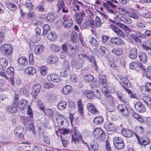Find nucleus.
Here are the masks:
<instances>
[{
	"label": "nucleus",
	"mask_w": 151,
	"mask_h": 151,
	"mask_svg": "<svg viewBox=\"0 0 151 151\" xmlns=\"http://www.w3.org/2000/svg\"><path fill=\"white\" fill-rule=\"evenodd\" d=\"M93 93L94 97L99 99H101V93L99 91V90H96V91L93 92Z\"/></svg>",
	"instance_id": "864d4df0"
},
{
	"label": "nucleus",
	"mask_w": 151,
	"mask_h": 151,
	"mask_svg": "<svg viewBox=\"0 0 151 151\" xmlns=\"http://www.w3.org/2000/svg\"><path fill=\"white\" fill-rule=\"evenodd\" d=\"M144 102L148 106L151 107V98L147 96H144L142 98Z\"/></svg>",
	"instance_id": "58836bf2"
},
{
	"label": "nucleus",
	"mask_w": 151,
	"mask_h": 151,
	"mask_svg": "<svg viewBox=\"0 0 151 151\" xmlns=\"http://www.w3.org/2000/svg\"><path fill=\"white\" fill-rule=\"evenodd\" d=\"M110 27H111L112 29L117 35L120 37H126L127 35L124 33L121 30L119 29L118 28L115 26H113L112 24L110 25Z\"/></svg>",
	"instance_id": "6e6552de"
},
{
	"label": "nucleus",
	"mask_w": 151,
	"mask_h": 151,
	"mask_svg": "<svg viewBox=\"0 0 151 151\" xmlns=\"http://www.w3.org/2000/svg\"><path fill=\"white\" fill-rule=\"evenodd\" d=\"M58 61V58L55 56L51 55L49 56L47 59L48 63L52 64L57 63Z\"/></svg>",
	"instance_id": "bb28decb"
},
{
	"label": "nucleus",
	"mask_w": 151,
	"mask_h": 151,
	"mask_svg": "<svg viewBox=\"0 0 151 151\" xmlns=\"http://www.w3.org/2000/svg\"><path fill=\"white\" fill-rule=\"evenodd\" d=\"M72 90V87L70 85L65 86L62 89V93L64 94H68L70 93Z\"/></svg>",
	"instance_id": "7c9ffc66"
},
{
	"label": "nucleus",
	"mask_w": 151,
	"mask_h": 151,
	"mask_svg": "<svg viewBox=\"0 0 151 151\" xmlns=\"http://www.w3.org/2000/svg\"><path fill=\"white\" fill-rule=\"evenodd\" d=\"M104 127L106 130L109 131H113L116 130L115 128L112 125L111 123H106Z\"/></svg>",
	"instance_id": "c756f323"
},
{
	"label": "nucleus",
	"mask_w": 151,
	"mask_h": 151,
	"mask_svg": "<svg viewBox=\"0 0 151 151\" xmlns=\"http://www.w3.org/2000/svg\"><path fill=\"white\" fill-rule=\"evenodd\" d=\"M8 64V60L5 58H0V65L3 67L5 68Z\"/></svg>",
	"instance_id": "a18cd8bd"
},
{
	"label": "nucleus",
	"mask_w": 151,
	"mask_h": 151,
	"mask_svg": "<svg viewBox=\"0 0 151 151\" xmlns=\"http://www.w3.org/2000/svg\"><path fill=\"white\" fill-rule=\"evenodd\" d=\"M142 66V63L139 62H132L129 65L130 68L131 69L135 70L137 71Z\"/></svg>",
	"instance_id": "ddd939ff"
},
{
	"label": "nucleus",
	"mask_w": 151,
	"mask_h": 151,
	"mask_svg": "<svg viewBox=\"0 0 151 151\" xmlns=\"http://www.w3.org/2000/svg\"><path fill=\"white\" fill-rule=\"evenodd\" d=\"M41 87V85L39 84H37L34 85L32 88V94L34 95L35 98L37 95L38 93L40 92Z\"/></svg>",
	"instance_id": "4468645a"
},
{
	"label": "nucleus",
	"mask_w": 151,
	"mask_h": 151,
	"mask_svg": "<svg viewBox=\"0 0 151 151\" xmlns=\"http://www.w3.org/2000/svg\"><path fill=\"white\" fill-rule=\"evenodd\" d=\"M120 79L124 87H129L130 86V83L127 78L123 76H121L120 77Z\"/></svg>",
	"instance_id": "b1692460"
},
{
	"label": "nucleus",
	"mask_w": 151,
	"mask_h": 151,
	"mask_svg": "<svg viewBox=\"0 0 151 151\" xmlns=\"http://www.w3.org/2000/svg\"><path fill=\"white\" fill-rule=\"evenodd\" d=\"M55 17V15L53 13H50L47 16V19L48 22H51L54 21Z\"/></svg>",
	"instance_id": "37998d69"
},
{
	"label": "nucleus",
	"mask_w": 151,
	"mask_h": 151,
	"mask_svg": "<svg viewBox=\"0 0 151 151\" xmlns=\"http://www.w3.org/2000/svg\"><path fill=\"white\" fill-rule=\"evenodd\" d=\"M36 9L39 12H45V8L44 6L43 5H39L36 8Z\"/></svg>",
	"instance_id": "bf43d9fd"
},
{
	"label": "nucleus",
	"mask_w": 151,
	"mask_h": 151,
	"mask_svg": "<svg viewBox=\"0 0 151 151\" xmlns=\"http://www.w3.org/2000/svg\"><path fill=\"white\" fill-rule=\"evenodd\" d=\"M78 59L73 60L71 62L73 66L76 69H78L82 68L86 60L93 63L96 69H97V65L93 56H88L84 54H81L78 55Z\"/></svg>",
	"instance_id": "f257e3e1"
},
{
	"label": "nucleus",
	"mask_w": 151,
	"mask_h": 151,
	"mask_svg": "<svg viewBox=\"0 0 151 151\" xmlns=\"http://www.w3.org/2000/svg\"><path fill=\"white\" fill-rule=\"evenodd\" d=\"M14 69L12 67H11L8 68L6 70V72L8 75L11 77H13L14 74Z\"/></svg>",
	"instance_id": "c03bdc74"
},
{
	"label": "nucleus",
	"mask_w": 151,
	"mask_h": 151,
	"mask_svg": "<svg viewBox=\"0 0 151 151\" xmlns=\"http://www.w3.org/2000/svg\"><path fill=\"white\" fill-rule=\"evenodd\" d=\"M99 80L100 83L102 85L105 86L107 84V79L105 75H101L99 76Z\"/></svg>",
	"instance_id": "473e14b6"
},
{
	"label": "nucleus",
	"mask_w": 151,
	"mask_h": 151,
	"mask_svg": "<svg viewBox=\"0 0 151 151\" xmlns=\"http://www.w3.org/2000/svg\"><path fill=\"white\" fill-rule=\"evenodd\" d=\"M127 13L128 14V16L130 17L135 19H138L139 18L138 14H137L136 12L134 10H132L128 12Z\"/></svg>",
	"instance_id": "cd10ccee"
},
{
	"label": "nucleus",
	"mask_w": 151,
	"mask_h": 151,
	"mask_svg": "<svg viewBox=\"0 0 151 151\" xmlns=\"http://www.w3.org/2000/svg\"><path fill=\"white\" fill-rule=\"evenodd\" d=\"M24 130L23 128L19 126L17 127L14 131L15 135L18 137H21L22 135V133Z\"/></svg>",
	"instance_id": "412c9836"
},
{
	"label": "nucleus",
	"mask_w": 151,
	"mask_h": 151,
	"mask_svg": "<svg viewBox=\"0 0 151 151\" xmlns=\"http://www.w3.org/2000/svg\"><path fill=\"white\" fill-rule=\"evenodd\" d=\"M67 106V103L64 100H62L59 102L57 104L58 109L60 110L65 109Z\"/></svg>",
	"instance_id": "4be33fe9"
},
{
	"label": "nucleus",
	"mask_w": 151,
	"mask_h": 151,
	"mask_svg": "<svg viewBox=\"0 0 151 151\" xmlns=\"http://www.w3.org/2000/svg\"><path fill=\"white\" fill-rule=\"evenodd\" d=\"M57 6L58 9V11H59L64 6V4L62 0H59L57 3Z\"/></svg>",
	"instance_id": "5fc2aeb1"
},
{
	"label": "nucleus",
	"mask_w": 151,
	"mask_h": 151,
	"mask_svg": "<svg viewBox=\"0 0 151 151\" xmlns=\"http://www.w3.org/2000/svg\"><path fill=\"white\" fill-rule=\"evenodd\" d=\"M145 90L147 92L151 91V83H147L145 85Z\"/></svg>",
	"instance_id": "774afa93"
},
{
	"label": "nucleus",
	"mask_w": 151,
	"mask_h": 151,
	"mask_svg": "<svg viewBox=\"0 0 151 151\" xmlns=\"http://www.w3.org/2000/svg\"><path fill=\"white\" fill-rule=\"evenodd\" d=\"M13 47L9 44H5L1 47V52L6 56H10L12 53Z\"/></svg>",
	"instance_id": "f03ea898"
},
{
	"label": "nucleus",
	"mask_w": 151,
	"mask_h": 151,
	"mask_svg": "<svg viewBox=\"0 0 151 151\" xmlns=\"http://www.w3.org/2000/svg\"><path fill=\"white\" fill-rule=\"evenodd\" d=\"M69 70H66V69H64L60 72V75L63 77H67L68 75V71Z\"/></svg>",
	"instance_id": "338daca9"
},
{
	"label": "nucleus",
	"mask_w": 151,
	"mask_h": 151,
	"mask_svg": "<svg viewBox=\"0 0 151 151\" xmlns=\"http://www.w3.org/2000/svg\"><path fill=\"white\" fill-rule=\"evenodd\" d=\"M137 49L136 48H133L130 50L129 56L130 58L134 59L137 58Z\"/></svg>",
	"instance_id": "a211bd4d"
},
{
	"label": "nucleus",
	"mask_w": 151,
	"mask_h": 151,
	"mask_svg": "<svg viewBox=\"0 0 151 151\" xmlns=\"http://www.w3.org/2000/svg\"><path fill=\"white\" fill-rule=\"evenodd\" d=\"M117 109L124 116L126 117H129V112L125 105L119 104Z\"/></svg>",
	"instance_id": "423d86ee"
},
{
	"label": "nucleus",
	"mask_w": 151,
	"mask_h": 151,
	"mask_svg": "<svg viewBox=\"0 0 151 151\" xmlns=\"http://www.w3.org/2000/svg\"><path fill=\"white\" fill-rule=\"evenodd\" d=\"M59 123H60L61 125L66 126L68 124V122L67 118H63L62 120L60 121Z\"/></svg>",
	"instance_id": "0e129e2a"
},
{
	"label": "nucleus",
	"mask_w": 151,
	"mask_h": 151,
	"mask_svg": "<svg viewBox=\"0 0 151 151\" xmlns=\"http://www.w3.org/2000/svg\"><path fill=\"white\" fill-rule=\"evenodd\" d=\"M101 130V129L99 128H96L94 129L93 132V134L95 138H99V134Z\"/></svg>",
	"instance_id": "a19ab883"
},
{
	"label": "nucleus",
	"mask_w": 151,
	"mask_h": 151,
	"mask_svg": "<svg viewBox=\"0 0 151 151\" xmlns=\"http://www.w3.org/2000/svg\"><path fill=\"white\" fill-rule=\"evenodd\" d=\"M47 79L49 81L55 83L59 82L61 80L60 77L56 74L49 75L47 76Z\"/></svg>",
	"instance_id": "1a4fd4ad"
},
{
	"label": "nucleus",
	"mask_w": 151,
	"mask_h": 151,
	"mask_svg": "<svg viewBox=\"0 0 151 151\" xmlns=\"http://www.w3.org/2000/svg\"><path fill=\"white\" fill-rule=\"evenodd\" d=\"M44 112L47 116H49L51 118H52L53 116V111L52 110L50 109H47L45 110L44 109Z\"/></svg>",
	"instance_id": "79ce46f5"
},
{
	"label": "nucleus",
	"mask_w": 151,
	"mask_h": 151,
	"mask_svg": "<svg viewBox=\"0 0 151 151\" xmlns=\"http://www.w3.org/2000/svg\"><path fill=\"white\" fill-rule=\"evenodd\" d=\"M27 109V114L29 116H27V120L29 122L32 121L33 118L32 110L29 106L28 107Z\"/></svg>",
	"instance_id": "f704fd0d"
},
{
	"label": "nucleus",
	"mask_w": 151,
	"mask_h": 151,
	"mask_svg": "<svg viewBox=\"0 0 151 151\" xmlns=\"http://www.w3.org/2000/svg\"><path fill=\"white\" fill-rule=\"evenodd\" d=\"M70 55L72 57L74 56L76 54V51L73 47H71L69 51Z\"/></svg>",
	"instance_id": "603ef678"
},
{
	"label": "nucleus",
	"mask_w": 151,
	"mask_h": 151,
	"mask_svg": "<svg viewBox=\"0 0 151 151\" xmlns=\"http://www.w3.org/2000/svg\"><path fill=\"white\" fill-rule=\"evenodd\" d=\"M88 149L90 150V148L93 150L97 151L99 148L98 144L94 141H92L90 142V145H87Z\"/></svg>",
	"instance_id": "2eb2a0df"
},
{
	"label": "nucleus",
	"mask_w": 151,
	"mask_h": 151,
	"mask_svg": "<svg viewBox=\"0 0 151 151\" xmlns=\"http://www.w3.org/2000/svg\"><path fill=\"white\" fill-rule=\"evenodd\" d=\"M17 104H14L6 108L7 111L10 113H15L17 111Z\"/></svg>",
	"instance_id": "f3484780"
},
{
	"label": "nucleus",
	"mask_w": 151,
	"mask_h": 151,
	"mask_svg": "<svg viewBox=\"0 0 151 151\" xmlns=\"http://www.w3.org/2000/svg\"><path fill=\"white\" fill-rule=\"evenodd\" d=\"M105 2L103 3V6L106 9L107 11L111 14H115L112 8H114L116 7L111 0H104Z\"/></svg>",
	"instance_id": "7ed1b4c3"
},
{
	"label": "nucleus",
	"mask_w": 151,
	"mask_h": 151,
	"mask_svg": "<svg viewBox=\"0 0 151 151\" xmlns=\"http://www.w3.org/2000/svg\"><path fill=\"white\" fill-rule=\"evenodd\" d=\"M85 81L88 83L91 82L93 80L94 77L91 74L86 75L84 77Z\"/></svg>",
	"instance_id": "4c0bfd02"
},
{
	"label": "nucleus",
	"mask_w": 151,
	"mask_h": 151,
	"mask_svg": "<svg viewBox=\"0 0 151 151\" xmlns=\"http://www.w3.org/2000/svg\"><path fill=\"white\" fill-rule=\"evenodd\" d=\"M43 32L42 35H45L50 30V26L47 24H45L43 27Z\"/></svg>",
	"instance_id": "8fccbe9b"
},
{
	"label": "nucleus",
	"mask_w": 151,
	"mask_h": 151,
	"mask_svg": "<svg viewBox=\"0 0 151 151\" xmlns=\"http://www.w3.org/2000/svg\"><path fill=\"white\" fill-rule=\"evenodd\" d=\"M77 106L78 113L81 116H83L84 113V108L83 107L82 101L80 99L78 101Z\"/></svg>",
	"instance_id": "aec40b11"
},
{
	"label": "nucleus",
	"mask_w": 151,
	"mask_h": 151,
	"mask_svg": "<svg viewBox=\"0 0 151 151\" xmlns=\"http://www.w3.org/2000/svg\"><path fill=\"white\" fill-rule=\"evenodd\" d=\"M111 52L118 56H119L122 53V49L119 48H114L111 50Z\"/></svg>",
	"instance_id": "ea45409f"
},
{
	"label": "nucleus",
	"mask_w": 151,
	"mask_h": 151,
	"mask_svg": "<svg viewBox=\"0 0 151 151\" xmlns=\"http://www.w3.org/2000/svg\"><path fill=\"white\" fill-rule=\"evenodd\" d=\"M82 136L79 131L77 130H75L74 131V134L72 135V141L75 144L79 143V140L82 139Z\"/></svg>",
	"instance_id": "0eeeda50"
},
{
	"label": "nucleus",
	"mask_w": 151,
	"mask_h": 151,
	"mask_svg": "<svg viewBox=\"0 0 151 151\" xmlns=\"http://www.w3.org/2000/svg\"><path fill=\"white\" fill-rule=\"evenodd\" d=\"M28 129L29 131H32L34 134H35V127L32 123H31L29 124L28 127Z\"/></svg>",
	"instance_id": "e2e57ef3"
},
{
	"label": "nucleus",
	"mask_w": 151,
	"mask_h": 151,
	"mask_svg": "<svg viewBox=\"0 0 151 151\" xmlns=\"http://www.w3.org/2000/svg\"><path fill=\"white\" fill-rule=\"evenodd\" d=\"M63 25L64 26L67 28L71 27L73 25V21L70 16L68 15H64L63 17Z\"/></svg>",
	"instance_id": "39448f33"
},
{
	"label": "nucleus",
	"mask_w": 151,
	"mask_h": 151,
	"mask_svg": "<svg viewBox=\"0 0 151 151\" xmlns=\"http://www.w3.org/2000/svg\"><path fill=\"white\" fill-rule=\"evenodd\" d=\"M76 20L78 23L79 24H81L83 19L82 14L81 13L76 14Z\"/></svg>",
	"instance_id": "49530a36"
},
{
	"label": "nucleus",
	"mask_w": 151,
	"mask_h": 151,
	"mask_svg": "<svg viewBox=\"0 0 151 151\" xmlns=\"http://www.w3.org/2000/svg\"><path fill=\"white\" fill-rule=\"evenodd\" d=\"M122 133L125 137L129 138L132 137L134 135V133L130 129H122Z\"/></svg>",
	"instance_id": "dca6fc26"
},
{
	"label": "nucleus",
	"mask_w": 151,
	"mask_h": 151,
	"mask_svg": "<svg viewBox=\"0 0 151 151\" xmlns=\"http://www.w3.org/2000/svg\"><path fill=\"white\" fill-rule=\"evenodd\" d=\"M27 104V101L26 100L23 99L20 101L17 106L21 110H24L26 108V106Z\"/></svg>",
	"instance_id": "5701e85b"
},
{
	"label": "nucleus",
	"mask_w": 151,
	"mask_h": 151,
	"mask_svg": "<svg viewBox=\"0 0 151 151\" xmlns=\"http://www.w3.org/2000/svg\"><path fill=\"white\" fill-rule=\"evenodd\" d=\"M135 134L137 137L139 143L140 145L145 146L149 143V140L148 137H145L140 138L137 134Z\"/></svg>",
	"instance_id": "9d476101"
},
{
	"label": "nucleus",
	"mask_w": 151,
	"mask_h": 151,
	"mask_svg": "<svg viewBox=\"0 0 151 151\" xmlns=\"http://www.w3.org/2000/svg\"><path fill=\"white\" fill-rule=\"evenodd\" d=\"M63 68L66 70H69V64L68 61L66 60H65L63 63Z\"/></svg>",
	"instance_id": "4d7b16f0"
},
{
	"label": "nucleus",
	"mask_w": 151,
	"mask_h": 151,
	"mask_svg": "<svg viewBox=\"0 0 151 151\" xmlns=\"http://www.w3.org/2000/svg\"><path fill=\"white\" fill-rule=\"evenodd\" d=\"M24 72L26 73H27L29 75H33L36 73V70L35 69L32 67H28L24 70Z\"/></svg>",
	"instance_id": "72a5a7b5"
},
{
	"label": "nucleus",
	"mask_w": 151,
	"mask_h": 151,
	"mask_svg": "<svg viewBox=\"0 0 151 151\" xmlns=\"http://www.w3.org/2000/svg\"><path fill=\"white\" fill-rule=\"evenodd\" d=\"M134 107L135 109L139 112L143 113L146 111V109L145 106L141 102H137Z\"/></svg>",
	"instance_id": "f8f14e48"
},
{
	"label": "nucleus",
	"mask_w": 151,
	"mask_h": 151,
	"mask_svg": "<svg viewBox=\"0 0 151 151\" xmlns=\"http://www.w3.org/2000/svg\"><path fill=\"white\" fill-rule=\"evenodd\" d=\"M33 151H43L42 147L39 146H34L32 148Z\"/></svg>",
	"instance_id": "69168bd1"
},
{
	"label": "nucleus",
	"mask_w": 151,
	"mask_h": 151,
	"mask_svg": "<svg viewBox=\"0 0 151 151\" xmlns=\"http://www.w3.org/2000/svg\"><path fill=\"white\" fill-rule=\"evenodd\" d=\"M47 70V69L46 67L43 66L41 68L40 72L42 76H44L46 74Z\"/></svg>",
	"instance_id": "6e6d98bb"
},
{
	"label": "nucleus",
	"mask_w": 151,
	"mask_h": 151,
	"mask_svg": "<svg viewBox=\"0 0 151 151\" xmlns=\"http://www.w3.org/2000/svg\"><path fill=\"white\" fill-rule=\"evenodd\" d=\"M44 47L42 45H37L35 49V53L36 55H40L43 51Z\"/></svg>",
	"instance_id": "c85d7f7f"
},
{
	"label": "nucleus",
	"mask_w": 151,
	"mask_h": 151,
	"mask_svg": "<svg viewBox=\"0 0 151 151\" xmlns=\"http://www.w3.org/2000/svg\"><path fill=\"white\" fill-rule=\"evenodd\" d=\"M139 57L140 60L142 63H145L147 60V56L144 52H141L139 54Z\"/></svg>",
	"instance_id": "2f4dec72"
},
{
	"label": "nucleus",
	"mask_w": 151,
	"mask_h": 151,
	"mask_svg": "<svg viewBox=\"0 0 151 151\" xmlns=\"http://www.w3.org/2000/svg\"><path fill=\"white\" fill-rule=\"evenodd\" d=\"M122 86L123 89L129 94L131 98H137V96L136 94L132 93L131 91L130 90L124 87V85H122Z\"/></svg>",
	"instance_id": "c9c22d12"
},
{
	"label": "nucleus",
	"mask_w": 151,
	"mask_h": 151,
	"mask_svg": "<svg viewBox=\"0 0 151 151\" xmlns=\"http://www.w3.org/2000/svg\"><path fill=\"white\" fill-rule=\"evenodd\" d=\"M87 108L89 111L93 114L97 115L99 113L97 109L91 103H89L87 104Z\"/></svg>",
	"instance_id": "9b49d317"
},
{
	"label": "nucleus",
	"mask_w": 151,
	"mask_h": 151,
	"mask_svg": "<svg viewBox=\"0 0 151 151\" xmlns=\"http://www.w3.org/2000/svg\"><path fill=\"white\" fill-rule=\"evenodd\" d=\"M6 4L7 7L11 11H14L17 9V6L14 4L9 2L6 3Z\"/></svg>",
	"instance_id": "e433bc0d"
},
{
	"label": "nucleus",
	"mask_w": 151,
	"mask_h": 151,
	"mask_svg": "<svg viewBox=\"0 0 151 151\" xmlns=\"http://www.w3.org/2000/svg\"><path fill=\"white\" fill-rule=\"evenodd\" d=\"M101 91L105 96L109 98L110 100L113 101V98L111 96L109 93L108 91L105 87H102L101 89Z\"/></svg>",
	"instance_id": "a878e982"
},
{
	"label": "nucleus",
	"mask_w": 151,
	"mask_h": 151,
	"mask_svg": "<svg viewBox=\"0 0 151 151\" xmlns=\"http://www.w3.org/2000/svg\"><path fill=\"white\" fill-rule=\"evenodd\" d=\"M61 139L63 147H66L67 146L68 142L67 139L62 137H61Z\"/></svg>",
	"instance_id": "13d9d810"
},
{
	"label": "nucleus",
	"mask_w": 151,
	"mask_h": 151,
	"mask_svg": "<svg viewBox=\"0 0 151 151\" xmlns=\"http://www.w3.org/2000/svg\"><path fill=\"white\" fill-rule=\"evenodd\" d=\"M18 62L20 65L24 66L27 65L28 63L27 58L25 57H20L18 60Z\"/></svg>",
	"instance_id": "6ab92c4d"
},
{
	"label": "nucleus",
	"mask_w": 151,
	"mask_h": 151,
	"mask_svg": "<svg viewBox=\"0 0 151 151\" xmlns=\"http://www.w3.org/2000/svg\"><path fill=\"white\" fill-rule=\"evenodd\" d=\"M120 19L124 22L128 24H130L132 22V21L130 19L124 16H121Z\"/></svg>",
	"instance_id": "09e8293b"
},
{
	"label": "nucleus",
	"mask_w": 151,
	"mask_h": 151,
	"mask_svg": "<svg viewBox=\"0 0 151 151\" xmlns=\"http://www.w3.org/2000/svg\"><path fill=\"white\" fill-rule=\"evenodd\" d=\"M56 120L58 123H59L60 121L62 120L63 118H65L62 115H61L59 113L56 114Z\"/></svg>",
	"instance_id": "680f3d73"
},
{
	"label": "nucleus",
	"mask_w": 151,
	"mask_h": 151,
	"mask_svg": "<svg viewBox=\"0 0 151 151\" xmlns=\"http://www.w3.org/2000/svg\"><path fill=\"white\" fill-rule=\"evenodd\" d=\"M40 38H27V40L30 43L31 42L36 43L40 41Z\"/></svg>",
	"instance_id": "052dcab7"
},
{
	"label": "nucleus",
	"mask_w": 151,
	"mask_h": 151,
	"mask_svg": "<svg viewBox=\"0 0 151 151\" xmlns=\"http://www.w3.org/2000/svg\"><path fill=\"white\" fill-rule=\"evenodd\" d=\"M50 48L53 51L56 52L59 51L61 50L60 47L54 45H51Z\"/></svg>",
	"instance_id": "3c124183"
},
{
	"label": "nucleus",
	"mask_w": 151,
	"mask_h": 151,
	"mask_svg": "<svg viewBox=\"0 0 151 151\" xmlns=\"http://www.w3.org/2000/svg\"><path fill=\"white\" fill-rule=\"evenodd\" d=\"M25 6L29 10H32L33 9V6L30 1H26L25 3Z\"/></svg>",
	"instance_id": "de8ad7c7"
},
{
	"label": "nucleus",
	"mask_w": 151,
	"mask_h": 151,
	"mask_svg": "<svg viewBox=\"0 0 151 151\" xmlns=\"http://www.w3.org/2000/svg\"><path fill=\"white\" fill-rule=\"evenodd\" d=\"M104 121L103 117L102 116H98L95 117L93 122L96 125H100L102 124Z\"/></svg>",
	"instance_id": "393cba45"
},
{
	"label": "nucleus",
	"mask_w": 151,
	"mask_h": 151,
	"mask_svg": "<svg viewBox=\"0 0 151 151\" xmlns=\"http://www.w3.org/2000/svg\"><path fill=\"white\" fill-rule=\"evenodd\" d=\"M115 147L119 149H123L124 146L123 139L120 137H116L113 139Z\"/></svg>",
	"instance_id": "20e7f679"
}]
</instances>
